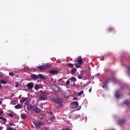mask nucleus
Wrapping results in <instances>:
<instances>
[{"mask_svg":"<svg viewBox=\"0 0 130 130\" xmlns=\"http://www.w3.org/2000/svg\"><path fill=\"white\" fill-rule=\"evenodd\" d=\"M124 104H126V105H130V100H127L126 101H125L123 102Z\"/></svg>","mask_w":130,"mask_h":130,"instance_id":"6ab92c4d","label":"nucleus"},{"mask_svg":"<svg viewBox=\"0 0 130 130\" xmlns=\"http://www.w3.org/2000/svg\"><path fill=\"white\" fill-rule=\"evenodd\" d=\"M79 106V103L78 102H73L70 104V107L72 109L77 108Z\"/></svg>","mask_w":130,"mask_h":130,"instance_id":"20e7f679","label":"nucleus"},{"mask_svg":"<svg viewBox=\"0 0 130 130\" xmlns=\"http://www.w3.org/2000/svg\"><path fill=\"white\" fill-rule=\"evenodd\" d=\"M128 70L130 72V67L128 68Z\"/></svg>","mask_w":130,"mask_h":130,"instance_id":"49530a36","label":"nucleus"},{"mask_svg":"<svg viewBox=\"0 0 130 130\" xmlns=\"http://www.w3.org/2000/svg\"><path fill=\"white\" fill-rule=\"evenodd\" d=\"M115 96H116V98H119V97H120V95H119V94L118 93H116L115 94Z\"/></svg>","mask_w":130,"mask_h":130,"instance_id":"f704fd0d","label":"nucleus"},{"mask_svg":"<svg viewBox=\"0 0 130 130\" xmlns=\"http://www.w3.org/2000/svg\"><path fill=\"white\" fill-rule=\"evenodd\" d=\"M78 79H83V76L82 75H79L78 76Z\"/></svg>","mask_w":130,"mask_h":130,"instance_id":"4c0bfd02","label":"nucleus"},{"mask_svg":"<svg viewBox=\"0 0 130 130\" xmlns=\"http://www.w3.org/2000/svg\"><path fill=\"white\" fill-rule=\"evenodd\" d=\"M30 78L31 80H34L35 81H36L37 80H38V79H39V76L35 74H32L30 76Z\"/></svg>","mask_w":130,"mask_h":130,"instance_id":"1a4fd4ad","label":"nucleus"},{"mask_svg":"<svg viewBox=\"0 0 130 130\" xmlns=\"http://www.w3.org/2000/svg\"><path fill=\"white\" fill-rule=\"evenodd\" d=\"M49 65H41L37 67V69H39L40 71H43L44 70H47V69L50 68Z\"/></svg>","mask_w":130,"mask_h":130,"instance_id":"7ed1b4c3","label":"nucleus"},{"mask_svg":"<svg viewBox=\"0 0 130 130\" xmlns=\"http://www.w3.org/2000/svg\"><path fill=\"white\" fill-rule=\"evenodd\" d=\"M40 93H41V94H42L43 93H48V92H47V91L40 90Z\"/></svg>","mask_w":130,"mask_h":130,"instance_id":"72a5a7b5","label":"nucleus"},{"mask_svg":"<svg viewBox=\"0 0 130 130\" xmlns=\"http://www.w3.org/2000/svg\"><path fill=\"white\" fill-rule=\"evenodd\" d=\"M86 86H87V85H85L84 86V87H86Z\"/></svg>","mask_w":130,"mask_h":130,"instance_id":"09e8293b","label":"nucleus"},{"mask_svg":"<svg viewBox=\"0 0 130 130\" xmlns=\"http://www.w3.org/2000/svg\"><path fill=\"white\" fill-rule=\"evenodd\" d=\"M2 104V101L0 100V105Z\"/></svg>","mask_w":130,"mask_h":130,"instance_id":"de8ad7c7","label":"nucleus"},{"mask_svg":"<svg viewBox=\"0 0 130 130\" xmlns=\"http://www.w3.org/2000/svg\"><path fill=\"white\" fill-rule=\"evenodd\" d=\"M29 99V98H23L21 100H20V103H24L25 101H27Z\"/></svg>","mask_w":130,"mask_h":130,"instance_id":"2eb2a0df","label":"nucleus"},{"mask_svg":"<svg viewBox=\"0 0 130 130\" xmlns=\"http://www.w3.org/2000/svg\"><path fill=\"white\" fill-rule=\"evenodd\" d=\"M77 62L79 63V64H82L84 62L83 61V59L82 58V57L79 56L78 57V59H77Z\"/></svg>","mask_w":130,"mask_h":130,"instance_id":"f8f14e48","label":"nucleus"},{"mask_svg":"<svg viewBox=\"0 0 130 130\" xmlns=\"http://www.w3.org/2000/svg\"><path fill=\"white\" fill-rule=\"evenodd\" d=\"M70 80H68V81H67V82H66V85H67V86H69V85H70Z\"/></svg>","mask_w":130,"mask_h":130,"instance_id":"e433bc0d","label":"nucleus"},{"mask_svg":"<svg viewBox=\"0 0 130 130\" xmlns=\"http://www.w3.org/2000/svg\"><path fill=\"white\" fill-rule=\"evenodd\" d=\"M109 83V79H107L104 81V84L103 85V88L104 89H107V85Z\"/></svg>","mask_w":130,"mask_h":130,"instance_id":"0eeeda50","label":"nucleus"},{"mask_svg":"<svg viewBox=\"0 0 130 130\" xmlns=\"http://www.w3.org/2000/svg\"><path fill=\"white\" fill-rule=\"evenodd\" d=\"M34 124L37 128H40V127H41V125H42V122L39 121L35 122Z\"/></svg>","mask_w":130,"mask_h":130,"instance_id":"6e6552de","label":"nucleus"},{"mask_svg":"<svg viewBox=\"0 0 130 130\" xmlns=\"http://www.w3.org/2000/svg\"><path fill=\"white\" fill-rule=\"evenodd\" d=\"M52 88L53 89V91H54L55 92H60V87H59V86L58 85H53L52 86Z\"/></svg>","mask_w":130,"mask_h":130,"instance_id":"39448f33","label":"nucleus"},{"mask_svg":"<svg viewBox=\"0 0 130 130\" xmlns=\"http://www.w3.org/2000/svg\"><path fill=\"white\" fill-rule=\"evenodd\" d=\"M124 122V120H119V123L120 124H123Z\"/></svg>","mask_w":130,"mask_h":130,"instance_id":"7c9ffc66","label":"nucleus"},{"mask_svg":"<svg viewBox=\"0 0 130 130\" xmlns=\"http://www.w3.org/2000/svg\"><path fill=\"white\" fill-rule=\"evenodd\" d=\"M15 109H22L23 108V106L21 104H18L17 105L15 106Z\"/></svg>","mask_w":130,"mask_h":130,"instance_id":"ddd939ff","label":"nucleus"},{"mask_svg":"<svg viewBox=\"0 0 130 130\" xmlns=\"http://www.w3.org/2000/svg\"><path fill=\"white\" fill-rule=\"evenodd\" d=\"M38 77H39V79L40 78V79H41V80H46V78H45V77L41 74H38Z\"/></svg>","mask_w":130,"mask_h":130,"instance_id":"4468645a","label":"nucleus"},{"mask_svg":"<svg viewBox=\"0 0 130 130\" xmlns=\"http://www.w3.org/2000/svg\"><path fill=\"white\" fill-rule=\"evenodd\" d=\"M32 110L33 111H35L36 113H40V111H41V110L36 106H33Z\"/></svg>","mask_w":130,"mask_h":130,"instance_id":"423d86ee","label":"nucleus"},{"mask_svg":"<svg viewBox=\"0 0 130 130\" xmlns=\"http://www.w3.org/2000/svg\"><path fill=\"white\" fill-rule=\"evenodd\" d=\"M21 117L22 119H26L27 118V115L26 114H21Z\"/></svg>","mask_w":130,"mask_h":130,"instance_id":"f3484780","label":"nucleus"},{"mask_svg":"<svg viewBox=\"0 0 130 130\" xmlns=\"http://www.w3.org/2000/svg\"><path fill=\"white\" fill-rule=\"evenodd\" d=\"M7 130H17V129H15L14 128H12L11 127H9L8 128L7 127Z\"/></svg>","mask_w":130,"mask_h":130,"instance_id":"2f4dec72","label":"nucleus"},{"mask_svg":"<svg viewBox=\"0 0 130 130\" xmlns=\"http://www.w3.org/2000/svg\"><path fill=\"white\" fill-rule=\"evenodd\" d=\"M2 75L0 74V77H1Z\"/></svg>","mask_w":130,"mask_h":130,"instance_id":"3c124183","label":"nucleus"},{"mask_svg":"<svg viewBox=\"0 0 130 130\" xmlns=\"http://www.w3.org/2000/svg\"><path fill=\"white\" fill-rule=\"evenodd\" d=\"M33 106H32V105H27V110H28V111H30L31 109H33Z\"/></svg>","mask_w":130,"mask_h":130,"instance_id":"dca6fc26","label":"nucleus"},{"mask_svg":"<svg viewBox=\"0 0 130 130\" xmlns=\"http://www.w3.org/2000/svg\"><path fill=\"white\" fill-rule=\"evenodd\" d=\"M10 104L11 105H16V100H13L11 101Z\"/></svg>","mask_w":130,"mask_h":130,"instance_id":"393cba45","label":"nucleus"},{"mask_svg":"<svg viewBox=\"0 0 130 130\" xmlns=\"http://www.w3.org/2000/svg\"><path fill=\"white\" fill-rule=\"evenodd\" d=\"M18 87H19V84H17L15 85V87H16V88H18Z\"/></svg>","mask_w":130,"mask_h":130,"instance_id":"79ce46f5","label":"nucleus"},{"mask_svg":"<svg viewBox=\"0 0 130 130\" xmlns=\"http://www.w3.org/2000/svg\"><path fill=\"white\" fill-rule=\"evenodd\" d=\"M89 93H91V92H92V88L89 89Z\"/></svg>","mask_w":130,"mask_h":130,"instance_id":"37998d69","label":"nucleus"},{"mask_svg":"<svg viewBox=\"0 0 130 130\" xmlns=\"http://www.w3.org/2000/svg\"><path fill=\"white\" fill-rule=\"evenodd\" d=\"M80 109H79L78 110H80Z\"/></svg>","mask_w":130,"mask_h":130,"instance_id":"603ef678","label":"nucleus"},{"mask_svg":"<svg viewBox=\"0 0 130 130\" xmlns=\"http://www.w3.org/2000/svg\"><path fill=\"white\" fill-rule=\"evenodd\" d=\"M108 32H112V31H114V28L113 27H110L108 29Z\"/></svg>","mask_w":130,"mask_h":130,"instance_id":"b1692460","label":"nucleus"},{"mask_svg":"<svg viewBox=\"0 0 130 130\" xmlns=\"http://www.w3.org/2000/svg\"><path fill=\"white\" fill-rule=\"evenodd\" d=\"M44 130H49V128H48V127H45Z\"/></svg>","mask_w":130,"mask_h":130,"instance_id":"ea45409f","label":"nucleus"},{"mask_svg":"<svg viewBox=\"0 0 130 130\" xmlns=\"http://www.w3.org/2000/svg\"><path fill=\"white\" fill-rule=\"evenodd\" d=\"M81 65H82V64H79L78 63H75V67L77 69H79V68H81Z\"/></svg>","mask_w":130,"mask_h":130,"instance_id":"5701e85b","label":"nucleus"},{"mask_svg":"<svg viewBox=\"0 0 130 130\" xmlns=\"http://www.w3.org/2000/svg\"><path fill=\"white\" fill-rule=\"evenodd\" d=\"M70 81H72L73 82H77V79H76V77H72L71 78H70Z\"/></svg>","mask_w":130,"mask_h":130,"instance_id":"412c9836","label":"nucleus"},{"mask_svg":"<svg viewBox=\"0 0 130 130\" xmlns=\"http://www.w3.org/2000/svg\"><path fill=\"white\" fill-rule=\"evenodd\" d=\"M9 125H10V126H13V125H14V124L12 122H10L9 123Z\"/></svg>","mask_w":130,"mask_h":130,"instance_id":"58836bf2","label":"nucleus"},{"mask_svg":"<svg viewBox=\"0 0 130 130\" xmlns=\"http://www.w3.org/2000/svg\"><path fill=\"white\" fill-rule=\"evenodd\" d=\"M83 93H84V90H81L78 93L77 96H81V95L83 94Z\"/></svg>","mask_w":130,"mask_h":130,"instance_id":"c85d7f7f","label":"nucleus"},{"mask_svg":"<svg viewBox=\"0 0 130 130\" xmlns=\"http://www.w3.org/2000/svg\"><path fill=\"white\" fill-rule=\"evenodd\" d=\"M33 87H34V84L32 82H30V83L27 84V88H28V89H29V90L32 89L33 88Z\"/></svg>","mask_w":130,"mask_h":130,"instance_id":"9b49d317","label":"nucleus"},{"mask_svg":"<svg viewBox=\"0 0 130 130\" xmlns=\"http://www.w3.org/2000/svg\"><path fill=\"white\" fill-rule=\"evenodd\" d=\"M49 73L50 75H57V74H58V71H57V70H51L49 71Z\"/></svg>","mask_w":130,"mask_h":130,"instance_id":"9d476101","label":"nucleus"},{"mask_svg":"<svg viewBox=\"0 0 130 130\" xmlns=\"http://www.w3.org/2000/svg\"><path fill=\"white\" fill-rule=\"evenodd\" d=\"M54 102L56 103V104H58L60 107L62 106V99L60 98H57L54 99Z\"/></svg>","mask_w":130,"mask_h":130,"instance_id":"f03ea898","label":"nucleus"},{"mask_svg":"<svg viewBox=\"0 0 130 130\" xmlns=\"http://www.w3.org/2000/svg\"><path fill=\"white\" fill-rule=\"evenodd\" d=\"M48 113L49 114V116H52L53 115V113L52 112H48Z\"/></svg>","mask_w":130,"mask_h":130,"instance_id":"473e14b6","label":"nucleus"},{"mask_svg":"<svg viewBox=\"0 0 130 130\" xmlns=\"http://www.w3.org/2000/svg\"><path fill=\"white\" fill-rule=\"evenodd\" d=\"M78 100V98H74V100Z\"/></svg>","mask_w":130,"mask_h":130,"instance_id":"c03bdc74","label":"nucleus"},{"mask_svg":"<svg viewBox=\"0 0 130 130\" xmlns=\"http://www.w3.org/2000/svg\"><path fill=\"white\" fill-rule=\"evenodd\" d=\"M0 82L1 83V84H7V81L4 80H0Z\"/></svg>","mask_w":130,"mask_h":130,"instance_id":"a878e982","label":"nucleus"},{"mask_svg":"<svg viewBox=\"0 0 130 130\" xmlns=\"http://www.w3.org/2000/svg\"><path fill=\"white\" fill-rule=\"evenodd\" d=\"M49 94L48 92H44L39 94V99L41 101H44L47 99V95Z\"/></svg>","mask_w":130,"mask_h":130,"instance_id":"f257e3e1","label":"nucleus"},{"mask_svg":"<svg viewBox=\"0 0 130 130\" xmlns=\"http://www.w3.org/2000/svg\"><path fill=\"white\" fill-rule=\"evenodd\" d=\"M0 119H1V120H3V121H5V122H7V119L5 118L4 117H0Z\"/></svg>","mask_w":130,"mask_h":130,"instance_id":"cd10ccee","label":"nucleus"},{"mask_svg":"<svg viewBox=\"0 0 130 130\" xmlns=\"http://www.w3.org/2000/svg\"><path fill=\"white\" fill-rule=\"evenodd\" d=\"M68 67L69 68H73L74 67V64L73 63H69L67 64Z\"/></svg>","mask_w":130,"mask_h":130,"instance_id":"c756f323","label":"nucleus"},{"mask_svg":"<svg viewBox=\"0 0 130 130\" xmlns=\"http://www.w3.org/2000/svg\"><path fill=\"white\" fill-rule=\"evenodd\" d=\"M0 129H2V127L0 126Z\"/></svg>","mask_w":130,"mask_h":130,"instance_id":"8fccbe9b","label":"nucleus"},{"mask_svg":"<svg viewBox=\"0 0 130 130\" xmlns=\"http://www.w3.org/2000/svg\"><path fill=\"white\" fill-rule=\"evenodd\" d=\"M9 75H10V76H11V77H14V73H13V72H10V73H9Z\"/></svg>","mask_w":130,"mask_h":130,"instance_id":"c9c22d12","label":"nucleus"},{"mask_svg":"<svg viewBox=\"0 0 130 130\" xmlns=\"http://www.w3.org/2000/svg\"><path fill=\"white\" fill-rule=\"evenodd\" d=\"M76 72H77V69L76 68H74L71 70V74L72 75H75V73H76Z\"/></svg>","mask_w":130,"mask_h":130,"instance_id":"a211bd4d","label":"nucleus"},{"mask_svg":"<svg viewBox=\"0 0 130 130\" xmlns=\"http://www.w3.org/2000/svg\"><path fill=\"white\" fill-rule=\"evenodd\" d=\"M14 115H15V113L14 112H11L10 113H8V116L10 117H14Z\"/></svg>","mask_w":130,"mask_h":130,"instance_id":"aec40b11","label":"nucleus"},{"mask_svg":"<svg viewBox=\"0 0 130 130\" xmlns=\"http://www.w3.org/2000/svg\"><path fill=\"white\" fill-rule=\"evenodd\" d=\"M35 89L36 90H38V89H40V87H39V85L38 84H36L35 86Z\"/></svg>","mask_w":130,"mask_h":130,"instance_id":"bb28decb","label":"nucleus"},{"mask_svg":"<svg viewBox=\"0 0 130 130\" xmlns=\"http://www.w3.org/2000/svg\"><path fill=\"white\" fill-rule=\"evenodd\" d=\"M49 119L51 120V121H54V120L55 119V117L54 115L51 116H50Z\"/></svg>","mask_w":130,"mask_h":130,"instance_id":"4be33fe9","label":"nucleus"},{"mask_svg":"<svg viewBox=\"0 0 130 130\" xmlns=\"http://www.w3.org/2000/svg\"><path fill=\"white\" fill-rule=\"evenodd\" d=\"M3 113H4V111H0V115H1V114H3Z\"/></svg>","mask_w":130,"mask_h":130,"instance_id":"a19ab883","label":"nucleus"},{"mask_svg":"<svg viewBox=\"0 0 130 130\" xmlns=\"http://www.w3.org/2000/svg\"><path fill=\"white\" fill-rule=\"evenodd\" d=\"M2 84H1V83H0V89H1V88H2Z\"/></svg>","mask_w":130,"mask_h":130,"instance_id":"a18cd8bd","label":"nucleus"}]
</instances>
